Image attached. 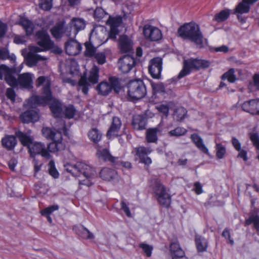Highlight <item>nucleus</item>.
<instances>
[{
  "label": "nucleus",
  "mask_w": 259,
  "mask_h": 259,
  "mask_svg": "<svg viewBox=\"0 0 259 259\" xmlns=\"http://www.w3.org/2000/svg\"><path fill=\"white\" fill-rule=\"evenodd\" d=\"M15 71L5 64L0 65V80L3 79L4 75L6 82L12 87L18 85L26 89L32 88L33 75L30 73H24L16 78L14 75Z\"/></svg>",
  "instance_id": "1"
},
{
  "label": "nucleus",
  "mask_w": 259,
  "mask_h": 259,
  "mask_svg": "<svg viewBox=\"0 0 259 259\" xmlns=\"http://www.w3.org/2000/svg\"><path fill=\"white\" fill-rule=\"evenodd\" d=\"M66 170L74 177H80L82 175L85 178L83 180H79V185H84L88 187L92 185L91 181L94 176L95 171L90 165L82 162H77L74 165H67Z\"/></svg>",
  "instance_id": "2"
},
{
  "label": "nucleus",
  "mask_w": 259,
  "mask_h": 259,
  "mask_svg": "<svg viewBox=\"0 0 259 259\" xmlns=\"http://www.w3.org/2000/svg\"><path fill=\"white\" fill-rule=\"evenodd\" d=\"M179 36L184 39H189L197 45L203 42V35L199 26L194 22L184 24L178 30Z\"/></svg>",
  "instance_id": "3"
},
{
  "label": "nucleus",
  "mask_w": 259,
  "mask_h": 259,
  "mask_svg": "<svg viewBox=\"0 0 259 259\" xmlns=\"http://www.w3.org/2000/svg\"><path fill=\"white\" fill-rule=\"evenodd\" d=\"M127 95L132 101H137L144 98L147 94V90L142 80L130 81L127 84Z\"/></svg>",
  "instance_id": "4"
},
{
  "label": "nucleus",
  "mask_w": 259,
  "mask_h": 259,
  "mask_svg": "<svg viewBox=\"0 0 259 259\" xmlns=\"http://www.w3.org/2000/svg\"><path fill=\"white\" fill-rule=\"evenodd\" d=\"M209 66V62L205 60L194 58L184 60L183 69L179 73L178 77L181 78L189 74L192 70H198L202 68H206Z\"/></svg>",
  "instance_id": "5"
},
{
  "label": "nucleus",
  "mask_w": 259,
  "mask_h": 259,
  "mask_svg": "<svg viewBox=\"0 0 259 259\" xmlns=\"http://www.w3.org/2000/svg\"><path fill=\"white\" fill-rule=\"evenodd\" d=\"M99 72V68L96 65H94L87 78L84 75L80 77L78 83V90H81L84 94H87L90 84H95L98 82Z\"/></svg>",
  "instance_id": "6"
},
{
  "label": "nucleus",
  "mask_w": 259,
  "mask_h": 259,
  "mask_svg": "<svg viewBox=\"0 0 259 259\" xmlns=\"http://www.w3.org/2000/svg\"><path fill=\"white\" fill-rule=\"evenodd\" d=\"M59 123L62 126V128H59V131L54 132L52 136L53 142L48 146V149L51 152H56L59 151L63 150L65 149V146L62 143V136L61 132H63L66 135L67 134V128L64 121L62 120L59 121Z\"/></svg>",
  "instance_id": "7"
},
{
  "label": "nucleus",
  "mask_w": 259,
  "mask_h": 259,
  "mask_svg": "<svg viewBox=\"0 0 259 259\" xmlns=\"http://www.w3.org/2000/svg\"><path fill=\"white\" fill-rule=\"evenodd\" d=\"M36 39L37 44L40 47H43L45 50L54 49L53 51L57 54L62 52V50L57 47L55 46L53 41L51 38L48 32L44 30H39L36 32Z\"/></svg>",
  "instance_id": "8"
},
{
  "label": "nucleus",
  "mask_w": 259,
  "mask_h": 259,
  "mask_svg": "<svg viewBox=\"0 0 259 259\" xmlns=\"http://www.w3.org/2000/svg\"><path fill=\"white\" fill-rule=\"evenodd\" d=\"M42 96H34L29 98L28 104L31 107H35L38 105H46L52 99L50 84L47 82L42 89Z\"/></svg>",
  "instance_id": "9"
},
{
  "label": "nucleus",
  "mask_w": 259,
  "mask_h": 259,
  "mask_svg": "<svg viewBox=\"0 0 259 259\" xmlns=\"http://www.w3.org/2000/svg\"><path fill=\"white\" fill-rule=\"evenodd\" d=\"M109 82L102 81L97 86L98 94L106 96L113 89L116 93H119L121 89L120 83L115 77H111L109 79Z\"/></svg>",
  "instance_id": "10"
},
{
  "label": "nucleus",
  "mask_w": 259,
  "mask_h": 259,
  "mask_svg": "<svg viewBox=\"0 0 259 259\" xmlns=\"http://www.w3.org/2000/svg\"><path fill=\"white\" fill-rule=\"evenodd\" d=\"M159 203L168 207L171 203V196L166 192L165 187L159 182H156L153 188Z\"/></svg>",
  "instance_id": "11"
},
{
  "label": "nucleus",
  "mask_w": 259,
  "mask_h": 259,
  "mask_svg": "<svg viewBox=\"0 0 259 259\" xmlns=\"http://www.w3.org/2000/svg\"><path fill=\"white\" fill-rule=\"evenodd\" d=\"M152 151L150 147L139 146L135 148L132 153L138 157L140 162L149 166L152 163V160L148 156V155L150 154Z\"/></svg>",
  "instance_id": "12"
},
{
  "label": "nucleus",
  "mask_w": 259,
  "mask_h": 259,
  "mask_svg": "<svg viewBox=\"0 0 259 259\" xmlns=\"http://www.w3.org/2000/svg\"><path fill=\"white\" fill-rule=\"evenodd\" d=\"M30 156L34 157L35 155L40 154L44 158L49 159L51 156L46 148L45 144L40 142H33L28 148Z\"/></svg>",
  "instance_id": "13"
},
{
  "label": "nucleus",
  "mask_w": 259,
  "mask_h": 259,
  "mask_svg": "<svg viewBox=\"0 0 259 259\" xmlns=\"http://www.w3.org/2000/svg\"><path fill=\"white\" fill-rule=\"evenodd\" d=\"M117 64L119 69L122 73H127L135 66L136 61L133 56L124 55L119 59Z\"/></svg>",
  "instance_id": "14"
},
{
  "label": "nucleus",
  "mask_w": 259,
  "mask_h": 259,
  "mask_svg": "<svg viewBox=\"0 0 259 259\" xmlns=\"http://www.w3.org/2000/svg\"><path fill=\"white\" fill-rule=\"evenodd\" d=\"M162 60L160 57L151 59L148 67L149 72L154 78H159L162 70Z\"/></svg>",
  "instance_id": "15"
},
{
  "label": "nucleus",
  "mask_w": 259,
  "mask_h": 259,
  "mask_svg": "<svg viewBox=\"0 0 259 259\" xmlns=\"http://www.w3.org/2000/svg\"><path fill=\"white\" fill-rule=\"evenodd\" d=\"M143 34L147 39L151 41H157L162 38L160 30L150 25H146L144 26Z\"/></svg>",
  "instance_id": "16"
},
{
  "label": "nucleus",
  "mask_w": 259,
  "mask_h": 259,
  "mask_svg": "<svg viewBox=\"0 0 259 259\" xmlns=\"http://www.w3.org/2000/svg\"><path fill=\"white\" fill-rule=\"evenodd\" d=\"M242 109L252 115H259V99H251L244 102L241 105Z\"/></svg>",
  "instance_id": "17"
},
{
  "label": "nucleus",
  "mask_w": 259,
  "mask_h": 259,
  "mask_svg": "<svg viewBox=\"0 0 259 259\" xmlns=\"http://www.w3.org/2000/svg\"><path fill=\"white\" fill-rule=\"evenodd\" d=\"M96 155L98 159L104 161L110 162L114 165H117L119 162V157L112 156L107 148L99 149L96 153Z\"/></svg>",
  "instance_id": "18"
},
{
  "label": "nucleus",
  "mask_w": 259,
  "mask_h": 259,
  "mask_svg": "<svg viewBox=\"0 0 259 259\" xmlns=\"http://www.w3.org/2000/svg\"><path fill=\"white\" fill-rule=\"evenodd\" d=\"M121 126V122L120 118L116 116L113 117L111 125L106 134L107 137L111 139L118 136Z\"/></svg>",
  "instance_id": "19"
},
{
  "label": "nucleus",
  "mask_w": 259,
  "mask_h": 259,
  "mask_svg": "<svg viewBox=\"0 0 259 259\" xmlns=\"http://www.w3.org/2000/svg\"><path fill=\"white\" fill-rule=\"evenodd\" d=\"M122 18L120 16L115 17L110 16L107 21V24L110 26V35L113 37L118 33V27L122 23Z\"/></svg>",
  "instance_id": "20"
},
{
  "label": "nucleus",
  "mask_w": 259,
  "mask_h": 259,
  "mask_svg": "<svg viewBox=\"0 0 259 259\" xmlns=\"http://www.w3.org/2000/svg\"><path fill=\"white\" fill-rule=\"evenodd\" d=\"M80 45L73 39L69 40L65 44V50L70 56H75L78 54L81 50Z\"/></svg>",
  "instance_id": "21"
},
{
  "label": "nucleus",
  "mask_w": 259,
  "mask_h": 259,
  "mask_svg": "<svg viewBox=\"0 0 259 259\" xmlns=\"http://www.w3.org/2000/svg\"><path fill=\"white\" fill-rule=\"evenodd\" d=\"M119 47L122 53H130L133 52V42L126 35H121L119 39Z\"/></svg>",
  "instance_id": "22"
},
{
  "label": "nucleus",
  "mask_w": 259,
  "mask_h": 259,
  "mask_svg": "<svg viewBox=\"0 0 259 259\" xmlns=\"http://www.w3.org/2000/svg\"><path fill=\"white\" fill-rule=\"evenodd\" d=\"M258 0H242L236 6L235 12L240 14L247 13L250 11V5H253Z\"/></svg>",
  "instance_id": "23"
},
{
  "label": "nucleus",
  "mask_w": 259,
  "mask_h": 259,
  "mask_svg": "<svg viewBox=\"0 0 259 259\" xmlns=\"http://www.w3.org/2000/svg\"><path fill=\"white\" fill-rule=\"evenodd\" d=\"M191 139L200 151L207 155H209L208 149L204 144L202 139L198 134H192Z\"/></svg>",
  "instance_id": "24"
},
{
  "label": "nucleus",
  "mask_w": 259,
  "mask_h": 259,
  "mask_svg": "<svg viewBox=\"0 0 259 259\" xmlns=\"http://www.w3.org/2000/svg\"><path fill=\"white\" fill-rule=\"evenodd\" d=\"M20 117L24 123L35 122L39 119L38 114L34 110L27 111L23 113Z\"/></svg>",
  "instance_id": "25"
},
{
  "label": "nucleus",
  "mask_w": 259,
  "mask_h": 259,
  "mask_svg": "<svg viewBox=\"0 0 259 259\" xmlns=\"http://www.w3.org/2000/svg\"><path fill=\"white\" fill-rule=\"evenodd\" d=\"M170 251L172 257L182 256L185 255L184 251L182 249L177 239H174L170 244Z\"/></svg>",
  "instance_id": "26"
},
{
  "label": "nucleus",
  "mask_w": 259,
  "mask_h": 259,
  "mask_svg": "<svg viewBox=\"0 0 259 259\" xmlns=\"http://www.w3.org/2000/svg\"><path fill=\"white\" fill-rule=\"evenodd\" d=\"M3 147L10 151L13 150L17 144L16 138L14 136L6 135L2 140Z\"/></svg>",
  "instance_id": "27"
},
{
  "label": "nucleus",
  "mask_w": 259,
  "mask_h": 259,
  "mask_svg": "<svg viewBox=\"0 0 259 259\" xmlns=\"http://www.w3.org/2000/svg\"><path fill=\"white\" fill-rule=\"evenodd\" d=\"M160 132L158 127L150 128L146 132V140L147 143H157L158 141L157 134Z\"/></svg>",
  "instance_id": "28"
},
{
  "label": "nucleus",
  "mask_w": 259,
  "mask_h": 259,
  "mask_svg": "<svg viewBox=\"0 0 259 259\" xmlns=\"http://www.w3.org/2000/svg\"><path fill=\"white\" fill-rule=\"evenodd\" d=\"M132 125L135 130H143L146 126V119L142 115H135L133 118Z\"/></svg>",
  "instance_id": "29"
},
{
  "label": "nucleus",
  "mask_w": 259,
  "mask_h": 259,
  "mask_svg": "<svg viewBox=\"0 0 259 259\" xmlns=\"http://www.w3.org/2000/svg\"><path fill=\"white\" fill-rule=\"evenodd\" d=\"M19 24L25 29L27 35L32 34L34 29V25L31 21L25 18H21Z\"/></svg>",
  "instance_id": "30"
},
{
  "label": "nucleus",
  "mask_w": 259,
  "mask_h": 259,
  "mask_svg": "<svg viewBox=\"0 0 259 259\" xmlns=\"http://www.w3.org/2000/svg\"><path fill=\"white\" fill-rule=\"evenodd\" d=\"M16 136L19 139L22 144L24 146H26L28 148V149L29 148V147H30L31 144L33 143L32 138L31 136H28L23 132H17Z\"/></svg>",
  "instance_id": "31"
},
{
  "label": "nucleus",
  "mask_w": 259,
  "mask_h": 259,
  "mask_svg": "<svg viewBox=\"0 0 259 259\" xmlns=\"http://www.w3.org/2000/svg\"><path fill=\"white\" fill-rule=\"evenodd\" d=\"M50 32L53 36L55 38H61L64 32V24L61 22L57 23L53 28L51 29Z\"/></svg>",
  "instance_id": "32"
},
{
  "label": "nucleus",
  "mask_w": 259,
  "mask_h": 259,
  "mask_svg": "<svg viewBox=\"0 0 259 259\" xmlns=\"http://www.w3.org/2000/svg\"><path fill=\"white\" fill-rule=\"evenodd\" d=\"M47 58L39 55L29 53L27 57V63L29 66H35L39 60H46Z\"/></svg>",
  "instance_id": "33"
},
{
  "label": "nucleus",
  "mask_w": 259,
  "mask_h": 259,
  "mask_svg": "<svg viewBox=\"0 0 259 259\" xmlns=\"http://www.w3.org/2000/svg\"><path fill=\"white\" fill-rule=\"evenodd\" d=\"M76 233L81 238L85 239H92L94 238V234L86 228L81 226L75 229Z\"/></svg>",
  "instance_id": "34"
},
{
  "label": "nucleus",
  "mask_w": 259,
  "mask_h": 259,
  "mask_svg": "<svg viewBox=\"0 0 259 259\" xmlns=\"http://www.w3.org/2000/svg\"><path fill=\"white\" fill-rule=\"evenodd\" d=\"M195 243L197 248L200 252L204 251L207 247V242L206 240L200 235L195 236Z\"/></svg>",
  "instance_id": "35"
},
{
  "label": "nucleus",
  "mask_w": 259,
  "mask_h": 259,
  "mask_svg": "<svg viewBox=\"0 0 259 259\" xmlns=\"http://www.w3.org/2000/svg\"><path fill=\"white\" fill-rule=\"evenodd\" d=\"M100 175L103 179L110 181L114 177L116 171L111 168L105 167L101 170Z\"/></svg>",
  "instance_id": "36"
},
{
  "label": "nucleus",
  "mask_w": 259,
  "mask_h": 259,
  "mask_svg": "<svg viewBox=\"0 0 259 259\" xmlns=\"http://www.w3.org/2000/svg\"><path fill=\"white\" fill-rule=\"evenodd\" d=\"M110 54V50L106 49L103 52H97L94 56V59L100 65H103L106 62V56Z\"/></svg>",
  "instance_id": "37"
},
{
  "label": "nucleus",
  "mask_w": 259,
  "mask_h": 259,
  "mask_svg": "<svg viewBox=\"0 0 259 259\" xmlns=\"http://www.w3.org/2000/svg\"><path fill=\"white\" fill-rule=\"evenodd\" d=\"M187 112V111L185 108L183 107H178L175 109L174 111L173 114L174 118L177 121H181L185 118Z\"/></svg>",
  "instance_id": "38"
},
{
  "label": "nucleus",
  "mask_w": 259,
  "mask_h": 259,
  "mask_svg": "<svg viewBox=\"0 0 259 259\" xmlns=\"http://www.w3.org/2000/svg\"><path fill=\"white\" fill-rule=\"evenodd\" d=\"M88 136L91 141L95 143H97L101 140L102 134L98 129L94 128L89 131Z\"/></svg>",
  "instance_id": "39"
},
{
  "label": "nucleus",
  "mask_w": 259,
  "mask_h": 259,
  "mask_svg": "<svg viewBox=\"0 0 259 259\" xmlns=\"http://www.w3.org/2000/svg\"><path fill=\"white\" fill-rule=\"evenodd\" d=\"M16 58L14 54L9 55L7 49L5 48L0 49V60L9 59L12 63H14L16 61Z\"/></svg>",
  "instance_id": "40"
},
{
  "label": "nucleus",
  "mask_w": 259,
  "mask_h": 259,
  "mask_svg": "<svg viewBox=\"0 0 259 259\" xmlns=\"http://www.w3.org/2000/svg\"><path fill=\"white\" fill-rule=\"evenodd\" d=\"M230 14V12L229 10L226 9L222 10L215 15L213 20L217 22H223L228 18Z\"/></svg>",
  "instance_id": "41"
},
{
  "label": "nucleus",
  "mask_w": 259,
  "mask_h": 259,
  "mask_svg": "<svg viewBox=\"0 0 259 259\" xmlns=\"http://www.w3.org/2000/svg\"><path fill=\"white\" fill-rule=\"evenodd\" d=\"M50 109L55 117H59L62 111V105L58 102H53L50 105Z\"/></svg>",
  "instance_id": "42"
},
{
  "label": "nucleus",
  "mask_w": 259,
  "mask_h": 259,
  "mask_svg": "<svg viewBox=\"0 0 259 259\" xmlns=\"http://www.w3.org/2000/svg\"><path fill=\"white\" fill-rule=\"evenodd\" d=\"M71 26L77 31L83 29L85 27L84 21L79 18H74L71 22Z\"/></svg>",
  "instance_id": "43"
},
{
  "label": "nucleus",
  "mask_w": 259,
  "mask_h": 259,
  "mask_svg": "<svg viewBox=\"0 0 259 259\" xmlns=\"http://www.w3.org/2000/svg\"><path fill=\"white\" fill-rule=\"evenodd\" d=\"M85 51L84 54L86 56L91 57H94L96 52V48L90 42H87L85 44Z\"/></svg>",
  "instance_id": "44"
},
{
  "label": "nucleus",
  "mask_w": 259,
  "mask_h": 259,
  "mask_svg": "<svg viewBox=\"0 0 259 259\" xmlns=\"http://www.w3.org/2000/svg\"><path fill=\"white\" fill-rule=\"evenodd\" d=\"M187 131L184 127H177L175 129L170 131L168 134L171 137H180L184 135Z\"/></svg>",
  "instance_id": "45"
},
{
  "label": "nucleus",
  "mask_w": 259,
  "mask_h": 259,
  "mask_svg": "<svg viewBox=\"0 0 259 259\" xmlns=\"http://www.w3.org/2000/svg\"><path fill=\"white\" fill-rule=\"evenodd\" d=\"M234 73V69L233 68H231L225 73L222 76L221 78L223 80L227 79L230 82H234L236 79Z\"/></svg>",
  "instance_id": "46"
},
{
  "label": "nucleus",
  "mask_w": 259,
  "mask_h": 259,
  "mask_svg": "<svg viewBox=\"0 0 259 259\" xmlns=\"http://www.w3.org/2000/svg\"><path fill=\"white\" fill-rule=\"evenodd\" d=\"M48 171L49 174L54 178L57 179L59 177V174L55 167V162L53 160H51L48 164Z\"/></svg>",
  "instance_id": "47"
},
{
  "label": "nucleus",
  "mask_w": 259,
  "mask_h": 259,
  "mask_svg": "<svg viewBox=\"0 0 259 259\" xmlns=\"http://www.w3.org/2000/svg\"><path fill=\"white\" fill-rule=\"evenodd\" d=\"M215 149L216 156L219 159H222L226 152L225 147L220 143H217Z\"/></svg>",
  "instance_id": "48"
},
{
  "label": "nucleus",
  "mask_w": 259,
  "mask_h": 259,
  "mask_svg": "<svg viewBox=\"0 0 259 259\" xmlns=\"http://www.w3.org/2000/svg\"><path fill=\"white\" fill-rule=\"evenodd\" d=\"M251 223L253 224L254 228L257 230H259V216L252 215L246 221V224L247 225H250Z\"/></svg>",
  "instance_id": "49"
},
{
  "label": "nucleus",
  "mask_w": 259,
  "mask_h": 259,
  "mask_svg": "<svg viewBox=\"0 0 259 259\" xmlns=\"http://www.w3.org/2000/svg\"><path fill=\"white\" fill-rule=\"evenodd\" d=\"M151 86L155 94L165 93V87L162 83H152Z\"/></svg>",
  "instance_id": "50"
},
{
  "label": "nucleus",
  "mask_w": 259,
  "mask_h": 259,
  "mask_svg": "<svg viewBox=\"0 0 259 259\" xmlns=\"http://www.w3.org/2000/svg\"><path fill=\"white\" fill-rule=\"evenodd\" d=\"M76 112L74 107L72 105H69L65 107L64 114L65 117L70 119L73 117Z\"/></svg>",
  "instance_id": "51"
},
{
  "label": "nucleus",
  "mask_w": 259,
  "mask_h": 259,
  "mask_svg": "<svg viewBox=\"0 0 259 259\" xmlns=\"http://www.w3.org/2000/svg\"><path fill=\"white\" fill-rule=\"evenodd\" d=\"M39 6L45 11L50 10L52 7V0H39Z\"/></svg>",
  "instance_id": "52"
},
{
  "label": "nucleus",
  "mask_w": 259,
  "mask_h": 259,
  "mask_svg": "<svg viewBox=\"0 0 259 259\" xmlns=\"http://www.w3.org/2000/svg\"><path fill=\"white\" fill-rule=\"evenodd\" d=\"M139 247L143 249L147 257L151 256L152 251L153 250V247L152 246L142 243L139 244Z\"/></svg>",
  "instance_id": "53"
},
{
  "label": "nucleus",
  "mask_w": 259,
  "mask_h": 259,
  "mask_svg": "<svg viewBox=\"0 0 259 259\" xmlns=\"http://www.w3.org/2000/svg\"><path fill=\"white\" fill-rule=\"evenodd\" d=\"M59 209L58 205H53L42 209L40 213L42 215H50L53 212Z\"/></svg>",
  "instance_id": "54"
},
{
  "label": "nucleus",
  "mask_w": 259,
  "mask_h": 259,
  "mask_svg": "<svg viewBox=\"0 0 259 259\" xmlns=\"http://www.w3.org/2000/svg\"><path fill=\"white\" fill-rule=\"evenodd\" d=\"M250 140L252 141L253 145L257 150H259V136L256 133H253L250 135Z\"/></svg>",
  "instance_id": "55"
},
{
  "label": "nucleus",
  "mask_w": 259,
  "mask_h": 259,
  "mask_svg": "<svg viewBox=\"0 0 259 259\" xmlns=\"http://www.w3.org/2000/svg\"><path fill=\"white\" fill-rule=\"evenodd\" d=\"M54 131L48 127H44L42 129V135L48 139H51Z\"/></svg>",
  "instance_id": "56"
},
{
  "label": "nucleus",
  "mask_w": 259,
  "mask_h": 259,
  "mask_svg": "<svg viewBox=\"0 0 259 259\" xmlns=\"http://www.w3.org/2000/svg\"><path fill=\"white\" fill-rule=\"evenodd\" d=\"M222 236L226 239H228L229 243L231 244V245H234V240L233 239L231 238V234L230 232V231L228 229L225 228L223 233H222Z\"/></svg>",
  "instance_id": "57"
},
{
  "label": "nucleus",
  "mask_w": 259,
  "mask_h": 259,
  "mask_svg": "<svg viewBox=\"0 0 259 259\" xmlns=\"http://www.w3.org/2000/svg\"><path fill=\"white\" fill-rule=\"evenodd\" d=\"M6 95L8 99L11 100L12 102L15 100L16 94L12 88H8L6 91Z\"/></svg>",
  "instance_id": "58"
},
{
  "label": "nucleus",
  "mask_w": 259,
  "mask_h": 259,
  "mask_svg": "<svg viewBox=\"0 0 259 259\" xmlns=\"http://www.w3.org/2000/svg\"><path fill=\"white\" fill-rule=\"evenodd\" d=\"M104 14V10L101 8H97L94 11V17L95 18L100 19Z\"/></svg>",
  "instance_id": "59"
},
{
  "label": "nucleus",
  "mask_w": 259,
  "mask_h": 259,
  "mask_svg": "<svg viewBox=\"0 0 259 259\" xmlns=\"http://www.w3.org/2000/svg\"><path fill=\"white\" fill-rule=\"evenodd\" d=\"M48 82L50 84V83L49 81V80L47 79V77H45L43 76H39L36 81V85L37 87H39L41 85H42L44 83H45V85L46 84V83Z\"/></svg>",
  "instance_id": "60"
},
{
  "label": "nucleus",
  "mask_w": 259,
  "mask_h": 259,
  "mask_svg": "<svg viewBox=\"0 0 259 259\" xmlns=\"http://www.w3.org/2000/svg\"><path fill=\"white\" fill-rule=\"evenodd\" d=\"M237 151L239 152L237 157L238 158H242L244 161H246L248 159L247 151L243 149H240V150H237Z\"/></svg>",
  "instance_id": "61"
},
{
  "label": "nucleus",
  "mask_w": 259,
  "mask_h": 259,
  "mask_svg": "<svg viewBox=\"0 0 259 259\" xmlns=\"http://www.w3.org/2000/svg\"><path fill=\"white\" fill-rule=\"evenodd\" d=\"M120 204H121V209L125 213L126 216L128 217H131V213L130 210L129 209V207L126 204L125 202L124 201H122L120 203Z\"/></svg>",
  "instance_id": "62"
},
{
  "label": "nucleus",
  "mask_w": 259,
  "mask_h": 259,
  "mask_svg": "<svg viewBox=\"0 0 259 259\" xmlns=\"http://www.w3.org/2000/svg\"><path fill=\"white\" fill-rule=\"evenodd\" d=\"M194 186V190L197 194L199 195L203 192L202 186L199 182H195Z\"/></svg>",
  "instance_id": "63"
},
{
  "label": "nucleus",
  "mask_w": 259,
  "mask_h": 259,
  "mask_svg": "<svg viewBox=\"0 0 259 259\" xmlns=\"http://www.w3.org/2000/svg\"><path fill=\"white\" fill-rule=\"evenodd\" d=\"M232 144L236 150H240L241 149V143L239 140L235 137L232 139Z\"/></svg>",
  "instance_id": "64"
}]
</instances>
